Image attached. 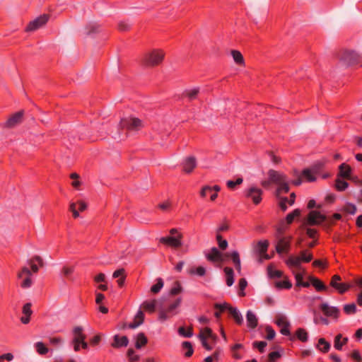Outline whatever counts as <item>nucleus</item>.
<instances>
[{
  "label": "nucleus",
  "instance_id": "nucleus-1",
  "mask_svg": "<svg viewBox=\"0 0 362 362\" xmlns=\"http://www.w3.org/2000/svg\"><path fill=\"white\" fill-rule=\"evenodd\" d=\"M180 298H177L173 302L169 300L167 308H163L161 304L158 305L156 300H146L143 303L142 306L145 310L151 313H154L156 307H158L159 311L158 319L160 321H165L177 313V309L180 305Z\"/></svg>",
  "mask_w": 362,
  "mask_h": 362
},
{
  "label": "nucleus",
  "instance_id": "nucleus-2",
  "mask_svg": "<svg viewBox=\"0 0 362 362\" xmlns=\"http://www.w3.org/2000/svg\"><path fill=\"white\" fill-rule=\"evenodd\" d=\"M165 53L161 49H153L146 52L141 59L144 66L148 67L158 66L164 60Z\"/></svg>",
  "mask_w": 362,
  "mask_h": 362
},
{
  "label": "nucleus",
  "instance_id": "nucleus-3",
  "mask_svg": "<svg viewBox=\"0 0 362 362\" xmlns=\"http://www.w3.org/2000/svg\"><path fill=\"white\" fill-rule=\"evenodd\" d=\"M119 126L128 132H139L144 127V122L135 117H128L121 119Z\"/></svg>",
  "mask_w": 362,
  "mask_h": 362
},
{
  "label": "nucleus",
  "instance_id": "nucleus-4",
  "mask_svg": "<svg viewBox=\"0 0 362 362\" xmlns=\"http://www.w3.org/2000/svg\"><path fill=\"white\" fill-rule=\"evenodd\" d=\"M215 308H219L221 311L228 310L231 317L238 325H241L243 323V315L237 308H233L228 303H216Z\"/></svg>",
  "mask_w": 362,
  "mask_h": 362
},
{
  "label": "nucleus",
  "instance_id": "nucleus-5",
  "mask_svg": "<svg viewBox=\"0 0 362 362\" xmlns=\"http://www.w3.org/2000/svg\"><path fill=\"white\" fill-rule=\"evenodd\" d=\"M282 231L281 229H278L277 235V243L275 247L276 251L278 254L281 255L283 252H288L291 246V237L290 236H282Z\"/></svg>",
  "mask_w": 362,
  "mask_h": 362
},
{
  "label": "nucleus",
  "instance_id": "nucleus-6",
  "mask_svg": "<svg viewBox=\"0 0 362 362\" xmlns=\"http://www.w3.org/2000/svg\"><path fill=\"white\" fill-rule=\"evenodd\" d=\"M341 60L348 66L361 65L362 64V57L355 51H345L341 57Z\"/></svg>",
  "mask_w": 362,
  "mask_h": 362
},
{
  "label": "nucleus",
  "instance_id": "nucleus-7",
  "mask_svg": "<svg viewBox=\"0 0 362 362\" xmlns=\"http://www.w3.org/2000/svg\"><path fill=\"white\" fill-rule=\"evenodd\" d=\"M202 346L207 351H211V347L206 344V339H210V341L216 344L217 337L213 334L212 330L209 327H205L200 331L198 336Z\"/></svg>",
  "mask_w": 362,
  "mask_h": 362
},
{
  "label": "nucleus",
  "instance_id": "nucleus-8",
  "mask_svg": "<svg viewBox=\"0 0 362 362\" xmlns=\"http://www.w3.org/2000/svg\"><path fill=\"white\" fill-rule=\"evenodd\" d=\"M49 14H42L39 17L36 18L33 21H30L27 27L25 28L26 32L35 31L42 26H44L49 21Z\"/></svg>",
  "mask_w": 362,
  "mask_h": 362
},
{
  "label": "nucleus",
  "instance_id": "nucleus-9",
  "mask_svg": "<svg viewBox=\"0 0 362 362\" xmlns=\"http://www.w3.org/2000/svg\"><path fill=\"white\" fill-rule=\"evenodd\" d=\"M341 276L335 274L332 277L330 281V286L334 288L339 293L343 294L346 292L351 287V285L346 283L341 282Z\"/></svg>",
  "mask_w": 362,
  "mask_h": 362
},
{
  "label": "nucleus",
  "instance_id": "nucleus-10",
  "mask_svg": "<svg viewBox=\"0 0 362 362\" xmlns=\"http://www.w3.org/2000/svg\"><path fill=\"white\" fill-rule=\"evenodd\" d=\"M73 334L74 338L72 343L74 344V349L75 351H78L80 350V343L83 340H86V336L83 333V327L80 326H77L74 328Z\"/></svg>",
  "mask_w": 362,
  "mask_h": 362
},
{
  "label": "nucleus",
  "instance_id": "nucleus-11",
  "mask_svg": "<svg viewBox=\"0 0 362 362\" xmlns=\"http://www.w3.org/2000/svg\"><path fill=\"white\" fill-rule=\"evenodd\" d=\"M327 219V216L318 211L313 210L308 216L305 224L309 226L320 225Z\"/></svg>",
  "mask_w": 362,
  "mask_h": 362
},
{
  "label": "nucleus",
  "instance_id": "nucleus-12",
  "mask_svg": "<svg viewBox=\"0 0 362 362\" xmlns=\"http://www.w3.org/2000/svg\"><path fill=\"white\" fill-rule=\"evenodd\" d=\"M322 165V164H320L319 167H317V165H315L311 168L304 169L300 174L303 180L309 182H315L316 180V175L319 173L320 168Z\"/></svg>",
  "mask_w": 362,
  "mask_h": 362
},
{
  "label": "nucleus",
  "instance_id": "nucleus-13",
  "mask_svg": "<svg viewBox=\"0 0 362 362\" xmlns=\"http://www.w3.org/2000/svg\"><path fill=\"white\" fill-rule=\"evenodd\" d=\"M320 310L327 317L337 319L339 315V309L335 306H330L327 303H323L320 306Z\"/></svg>",
  "mask_w": 362,
  "mask_h": 362
},
{
  "label": "nucleus",
  "instance_id": "nucleus-14",
  "mask_svg": "<svg viewBox=\"0 0 362 362\" xmlns=\"http://www.w3.org/2000/svg\"><path fill=\"white\" fill-rule=\"evenodd\" d=\"M197 159L193 156H187L182 160V172L189 174L192 173L194 169L197 167Z\"/></svg>",
  "mask_w": 362,
  "mask_h": 362
},
{
  "label": "nucleus",
  "instance_id": "nucleus-15",
  "mask_svg": "<svg viewBox=\"0 0 362 362\" xmlns=\"http://www.w3.org/2000/svg\"><path fill=\"white\" fill-rule=\"evenodd\" d=\"M160 243L170 246L173 248H177L181 246V235L179 234L177 237L167 236L162 237L160 239Z\"/></svg>",
  "mask_w": 362,
  "mask_h": 362
},
{
  "label": "nucleus",
  "instance_id": "nucleus-16",
  "mask_svg": "<svg viewBox=\"0 0 362 362\" xmlns=\"http://www.w3.org/2000/svg\"><path fill=\"white\" fill-rule=\"evenodd\" d=\"M262 189L252 187L246 192V197L252 199L255 204H258L262 201Z\"/></svg>",
  "mask_w": 362,
  "mask_h": 362
},
{
  "label": "nucleus",
  "instance_id": "nucleus-17",
  "mask_svg": "<svg viewBox=\"0 0 362 362\" xmlns=\"http://www.w3.org/2000/svg\"><path fill=\"white\" fill-rule=\"evenodd\" d=\"M24 274L27 275V277L21 282V286L23 288H28L30 287L32 285V279L30 278L31 272L26 267H23L21 271L20 272H18V278H19V279L22 278Z\"/></svg>",
  "mask_w": 362,
  "mask_h": 362
},
{
  "label": "nucleus",
  "instance_id": "nucleus-18",
  "mask_svg": "<svg viewBox=\"0 0 362 362\" xmlns=\"http://www.w3.org/2000/svg\"><path fill=\"white\" fill-rule=\"evenodd\" d=\"M268 176L271 182L276 185H279L287 180V177L284 174L274 170H269Z\"/></svg>",
  "mask_w": 362,
  "mask_h": 362
},
{
  "label": "nucleus",
  "instance_id": "nucleus-19",
  "mask_svg": "<svg viewBox=\"0 0 362 362\" xmlns=\"http://www.w3.org/2000/svg\"><path fill=\"white\" fill-rule=\"evenodd\" d=\"M206 257L212 262H218L222 261V254L216 247H212L209 251L205 253Z\"/></svg>",
  "mask_w": 362,
  "mask_h": 362
},
{
  "label": "nucleus",
  "instance_id": "nucleus-20",
  "mask_svg": "<svg viewBox=\"0 0 362 362\" xmlns=\"http://www.w3.org/2000/svg\"><path fill=\"white\" fill-rule=\"evenodd\" d=\"M23 111H19L11 115L6 121L7 127H13L22 122Z\"/></svg>",
  "mask_w": 362,
  "mask_h": 362
},
{
  "label": "nucleus",
  "instance_id": "nucleus-21",
  "mask_svg": "<svg viewBox=\"0 0 362 362\" xmlns=\"http://www.w3.org/2000/svg\"><path fill=\"white\" fill-rule=\"evenodd\" d=\"M144 321V314L143 311L139 310L135 315L133 322L127 325H124L123 327H127L129 329H135L139 325H142Z\"/></svg>",
  "mask_w": 362,
  "mask_h": 362
},
{
  "label": "nucleus",
  "instance_id": "nucleus-22",
  "mask_svg": "<svg viewBox=\"0 0 362 362\" xmlns=\"http://www.w3.org/2000/svg\"><path fill=\"white\" fill-rule=\"evenodd\" d=\"M129 344V339L127 337L122 336L119 337L118 334H116L113 337V341L111 344V346L113 348H121V347H126Z\"/></svg>",
  "mask_w": 362,
  "mask_h": 362
},
{
  "label": "nucleus",
  "instance_id": "nucleus-23",
  "mask_svg": "<svg viewBox=\"0 0 362 362\" xmlns=\"http://www.w3.org/2000/svg\"><path fill=\"white\" fill-rule=\"evenodd\" d=\"M285 263L291 269H292L293 268L301 269L303 268L301 267V258L298 256L291 255L285 261Z\"/></svg>",
  "mask_w": 362,
  "mask_h": 362
},
{
  "label": "nucleus",
  "instance_id": "nucleus-24",
  "mask_svg": "<svg viewBox=\"0 0 362 362\" xmlns=\"http://www.w3.org/2000/svg\"><path fill=\"white\" fill-rule=\"evenodd\" d=\"M31 307L32 304L30 303H27L23 305L22 312L25 316L21 317V321L23 324L26 325L30 322V316L33 314Z\"/></svg>",
  "mask_w": 362,
  "mask_h": 362
},
{
  "label": "nucleus",
  "instance_id": "nucleus-25",
  "mask_svg": "<svg viewBox=\"0 0 362 362\" xmlns=\"http://www.w3.org/2000/svg\"><path fill=\"white\" fill-rule=\"evenodd\" d=\"M246 321L247 327L251 329L256 328L258 325L257 317L252 310H247L246 313Z\"/></svg>",
  "mask_w": 362,
  "mask_h": 362
},
{
  "label": "nucleus",
  "instance_id": "nucleus-26",
  "mask_svg": "<svg viewBox=\"0 0 362 362\" xmlns=\"http://www.w3.org/2000/svg\"><path fill=\"white\" fill-rule=\"evenodd\" d=\"M148 343V339L144 332H139L135 337V348L140 349Z\"/></svg>",
  "mask_w": 362,
  "mask_h": 362
},
{
  "label": "nucleus",
  "instance_id": "nucleus-27",
  "mask_svg": "<svg viewBox=\"0 0 362 362\" xmlns=\"http://www.w3.org/2000/svg\"><path fill=\"white\" fill-rule=\"evenodd\" d=\"M351 169L349 165L346 163H341L339 167V177L351 179Z\"/></svg>",
  "mask_w": 362,
  "mask_h": 362
},
{
  "label": "nucleus",
  "instance_id": "nucleus-28",
  "mask_svg": "<svg viewBox=\"0 0 362 362\" xmlns=\"http://www.w3.org/2000/svg\"><path fill=\"white\" fill-rule=\"evenodd\" d=\"M269 247V242L267 240H259L255 246V251L258 255L264 254L267 252Z\"/></svg>",
  "mask_w": 362,
  "mask_h": 362
},
{
  "label": "nucleus",
  "instance_id": "nucleus-29",
  "mask_svg": "<svg viewBox=\"0 0 362 362\" xmlns=\"http://www.w3.org/2000/svg\"><path fill=\"white\" fill-rule=\"evenodd\" d=\"M35 262H37L39 264L40 267H43V265H44L43 260L40 256L35 255L33 258H31L29 260V264L31 267L32 271L34 273H37L39 270V268L37 266V264H35Z\"/></svg>",
  "mask_w": 362,
  "mask_h": 362
},
{
  "label": "nucleus",
  "instance_id": "nucleus-30",
  "mask_svg": "<svg viewBox=\"0 0 362 362\" xmlns=\"http://www.w3.org/2000/svg\"><path fill=\"white\" fill-rule=\"evenodd\" d=\"M228 256H230L232 259V261L235 265V267L236 270L240 273L241 272V263H240V259L239 256V253L238 251L234 250L232 251L230 254L228 255Z\"/></svg>",
  "mask_w": 362,
  "mask_h": 362
},
{
  "label": "nucleus",
  "instance_id": "nucleus-31",
  "mask_svg": "<svg viewBox=\"0 0 362 362\" xmlns=\"http://www.w3.org/2000/svg\"><path fill=\"white\" fill-rule=\"evenodd\" d=\"M199 93V88H194L192 89H188L185 90L184 93H182V99L187 98L189 101L194 100L197 98Z\"/></svg>",
  "mask_w": 362,
  "mask_h": 362
},
{
  "label": "nucleus",
  "instance_id": "nucleus-32",
  "mask_svg": "<svg viewBox=\"0 0 362 362\" xmlns=\"http://www.w3.org/2000/svg\"><path fill=\"white\" fill-rule=\"evenodd\" d=\"M310 280L312 285L316 288L317 291L328 290L327 286H326L321 281H320L317 278L310 276Z\"/></svg>",
  "mask_w": 362,
  "mask_h": 362
},
{
  "label": "nucleus",
  "instance_id": "nucleus-33",
  "mask_svg": "<svg viewBox=\"0 0 362 362\" xmlns=\"http://www.w3.org/2000/svg\"><path fill=\"white\" fill-rule=\"evenodd\" d=\"M267 274L270 279L281 278L283 276V272L275 269L273 264H271L267 267Z\"/></svg>",
  "mask_w": 362,
  "mask_h": 362
},
{
  "label": "nucleus",
  "instance_id": "nucleus-34",
  "mask_svg": "<svg viewBox=\"0 0 362 362\" xmlns=\"http://www.w3.org/2000/svg\"><path fill=\"white\" fill-rule=\"evenodd\" d=\"M224 272L226 277V284L228 286H231L234 283V272L230 267H225Z\"/></svg>",
  "mask_w": 362,
  "mask_h": 362
},
{
  "label": "nucleus",
  "instance_id": "nucleus-35",
  "mask_svg": "<svg viewBox=\"0 0 362 362\" xmlns=\"http://www.w3.org/2000/svg\"><path fill=\"white\" fill-rule=\"evenodd\" d=\"M329 342L327 341L324 338H320L318 340L317 348L323 353H327L330 349Z\"/></svg>",
  "mask_w": 362,
  "mask_h": 362
},
{
  "label": "nucleus",
  "instance_id": "nucleus-36",
  "mask_svg": "<svg viewBox=\"0 0 362 362\" xmlns=\"http://www.w3.org/2000/svg\"><path fill=\"white\" fill-rule=\"evenodd\" d=\"M231 56L236 64L241 66L245 65V60L240 52L238 50H232Z\"/></svg>",
  "mask_w": 362,
  "mask_h": 362
},
{
  "label": "nucleus",
  "instance_id": "nucleus-37",
  "mask_svg": "<svg viewBox=\"0 0 362 362\" xmlns=\"http://www.w3.org/2000/svg\"><path fill=\"white\" fill-rule=\"evenodd\" d=\"M296 336L302 342H306L308 339V334L303 328L297 329Z\"/></svg>",
  "mask_w": 362,
  "mask_h": 362
},
{
  "label": "nucleus",
  "instance_id": "nucleus-38",
  "mask_svg": "<svg viewBox=\"0 0 362 362\" xmlns=\"http://www.w3.org/2000/svg\"><path fill=\"white\" fill-rule=\"evenodd\" d=\"M185 351V356L186 357H190L194 352L193 346L191 342L189 341H183L182 342V351Z\"/></svg>",
  "mask_w": 362,
  "mask_h": 362
},
{
  "label": "nucleus",
  "instance_id": "nucleus-39",
  "mask_svg": "<svg viewBox=\"0 0 362 362\" xmlns=\"http://www.w3.org/2000/svg\"><path fill=\"white\" fill-rule=\"evenodd\" d=\"M341 337L342 336L341 334H339L335 337L334 346L337 350H341L343 345L345 344L348 341L347 338H344L343 341H341Z\"/></svg>",
  "mask_w": 362,
  "mask_h": 362
},
{
  "label": "nucleus",
  "instance_id": "nucleus-40",
  "mask_svg": "<svg viewBox=\"0 0 362 362\" xmlns=\"http://www.w3.org/2000/svg\"><path fill=\"white\" fill-rule=\"evenodd\" d=\"M275 323L279 327H290L289 321L287 320L286 317L284 315H278L276 317Z\"/></svg>",
  "mask_w": 362,
  "mask_h": 362
},
{
  "label": "nucleus",
  "instance_id": "nucleus-41",
  "mask_svg": "<svg viewBox=\"0 0 362 362\" xmlns=\"http://www.w3.org/2000/svg\"><path fill=\"white\" fill-rule=\"evenodd\" d=\"M221 189V187L218 185H214V187L210 186H204L202 187L200 195L202 197H206L207 196V192H212L213 190L217 192H219Z\"/></svg>",
  "mask_w": 362,
  "mask_h": 362
},
{
  "label": "nucleus",
  "instance_id": "nucleus-42",
  "mask_svg": "<svg viewBox=\"0 0 362 362\" xmlns=\"http://www.w3.org/2000/svg\"><path fill=\"white\" fill-rule=\"evenodd\" d=\"M275 286L279 289H290L292 287V284L288 279H284L276 281Z\"/></svg>",
  "mask_w": 362,
  "mask_h": 362
},
{
  "label": "nucleus",
  "instance_id": "nucleus-43",
  "mask_svg": "<svg viewBox=\"0 0 362 362\" xmlns=\"http://www.w3.org/2000/svg\"><path fill=\"white\" fill-rule=\"evenodd\" d=\"M292 273L295 276L296 281V286H299L300 283L303 281L304 274H305V270L302 268L301 269H298V272L292 270Z\"/></svg>",
  "mask_w": 362,
  "mask_h": 362
},
{
  "label": "nucleus",
  "instance_id": "nucleus-44",
  "mask_svg": "<svg viewBox=\"0 0 362 362\" xmlns=\"http://www.w3.org/2000/svg\"><path fill=\"white\" fill-rule=\"evenodd\" d=\"M127 356L129 362H138L140 360V356L136 354L133 349H129L127 350Z\"/></svg>",
  "mask_w": 362,
  "mask_h": 362
},
{
  "label": "nucleus",
  "instance_id": "nucleus-45",
  "mask_svg": "<svg viewBox=\"0 0 362 362\" xmlns=\"http://www.w3.org/2000/svg\"><path fill=\"white\" fill-rule=\"evenodd\" d=\"M300 215V210L296 209L293 210L291 213L287 214L286 217V221L288 224H291L295 218L298 217Z\"/></svg>",
  "mask_w": 362,
  "mask_h": 362
},
{
  "label": "nucleus",
  "instance_id": "nucleus-46",
  "mask_svg": "<svg viewBox=\"0 0 362 362\" xmlns=\"http://www.w3.org/2000/svg\"><path fill=\"white\" fill-rule=\"evenodd\" d=\"M357 311V308L355 303L345 304L344 305V312L346 315L355 314Z\"/></svg>",
  "mask_w": 362,
  "mask_h": 362
},
{
  "label": "nucleus",
  "instance_id": "nucleus-47",
  "mask_svg": "<svg viewBox=\"0 0 362 362\" xmlns=\"http://www.w3.org/2000/svg\"><path fill=\"white\" fill-rule=\"evenodd\" d=\"M175 286L170 288L169 291V296H175L181 292V284L179 281H175Z\"/></svg>",
  "mask_w": 362,
  "mask_h": 362
},
{
  "label": "nucleus",
  "instance_id": "nucleus-48",
  "mask_svg": "<svg viewBox=\"0 0 362 362\" xmlns=\"http://www.w3.org/2000/svg\"><path fill=\"white\" fill-rule=\"evenodd\" d=\"M348 186H349L348 182L344 180H341L339 177H338L336 180L335 187L338 191H339V192L344 191L348 187Z\"/></svg>",
  "mask_w": 362,
  "mask_h": 362
},
{
  "label": "nucleus",
  "instance_id": "nucleus-49",
  "mask_svg": "<svg viewBox=\"0 0 362 362\" xmlns=\"http://www.w3.org/2000/svg\"><path fill=\"white\" fill-rule=\"evenodd\" d=\"M247 286V282L245 279L243 278L239 280L238 283V287H239V291L238 295L240 296H245V289Z\"/></svg>",
  "mask_w": 362,
  "mask_h": 362
},
{
  "label": "nucleus",
  "instance_id": "nucleus-50",
  "mask_svg": "<svg viewBox=\"0 0 362 362\" xmlns=\"http://www.w3.org/2000/svg\"><path fill=\"white\" fill-rule=\"evenodd\" d=\"M163 286V281L161 278L157 279L156 284L153 285L151 288V291L153 293H158Z\"/></svg>",
  "mask_w": 362,
  "mask_h": 362
},
{
  "label": "nucleus",
  "instance_id": "nucleus-51",
  "mask_svg": "<svg viewBox=\"0 0 362 362\" xmlns=\"http://www.w3.org/2000/svg\"><path fill=\"white\" fill-rule=\"evenodd\" d=\"M35 348L37 353L40 355H45L48 352V349L43 342L39 341L35 344Z\"/></svg>",
  "mask_w": 362,
  "mask_h": 362
},
{
  "label": "nucleus",
  "instance_id": "nucleus-52",
  "mask_svg": "<svg viewBox=\"0 0 362 362\" xmlns=\"http://www.w3.org/2000/svg\"><path fill=\"white\" fill-rule=\"evenodd\" d=\"M189 272L192 274H196L199 276H203L206 274V269L205 267L200 266L197 268L191 269Z\"/></svg>",
  "mask_w": 362,
  "mask_h": 362
},
{
  "label": "nucleus",
  "instance_id": "nucleus-53",
  "mask_svg": "<svg viewBox=\"0 0 362 362\" xmlns=\"http://www.w3.org/2000/svg\"><path fill=\"white\" fill-rule=\"evenodd\" d=\"M288 183H289V182H288V180L287 179L284 182H283L282 183L278 185H279V187H278V189H277L278 193H281V192L287 193V192H288V191H289Z\"/></svg>",
  "mask_w": 362,
  "mask_h": 362
},
{
  "label": "nucleus",
  "instance_id": "nucleus-54",
  "mask_svg": "<svg viewBox=\"0 0 362 362\" xmlns=\"http://www.w3.org/2000/svg\"><path fill=\"white\" fill-rule=\"evenodd\" d=\"M87 33L86 34L90 35L91 34H94L99 32L100 26L98 24L93 23L90 24L87 26Z\"/></svg>",
  "mask_w": 362,
  "mask_h": 362
},
{
  "label": "nucleus",
  "instance_id": "nucleus-55",
  "mask_svg": "<svg viewBox=\"0 0 362 362\" xmlns=\"http://www.w3.org/2000/svg\"><path fill=\"white\" fill-rule=\"evenodd\" d=\"M243 178L241 177H238V179H236L235 181H233V180H228L226 182V185L227 187L230 189H234L235 188V186L238 185H240L243 183Z\"/></svg>",
  "mask_w": 362,
  "mask_h": 362
},
{
  "label": "nucleus",
  "instance_id": "nucleus-56",
  "mask_svg": "<svg viewBox=\"0 0 362 362\" xmlns=\"http://www.w3.org/2000/svg\"><path fill=\"white\" fill-rule=\"evenodd\" d=\"M301 262H310L313 259V255L310 253H307V250H303L300 252Z\"/></svg>",
  "mask_w": 362,
  "mask_h": 362
},
{
  "label": "nucleus",
  "instance_id": "nucleus-57",
  "mask_svg": "<svg viewBox=\"0 0 362 362\" xmlns=\"http://www.w3.org/2000/svg\"><path fill=\"white\" fill-rule=\"evenodd\" d=\"M216 239L218 246L221 250H225L228 247V242L226 240H223L220 234H216Z\"/></svg>",
  "mask_w": 362,
  "mask_h": 362
},
{
  "label": "nucleus",
  "instance_id": "nucleus-58",
  "mask_svg": "<svg viewBox=\"0 0 362 362\" xmlns=\"http://www.w3.org/2000/svg\"><path fill=\"white\" fill-rule=\"evenodd\" d=\"M267 343L264 341H255L253 343V346L258 349V350L261 353H263L264 351V349L267 346Z\"/></svg>",
  "mask_w": 362,
  "mask_h": 362
},
{
  "label": "nucleus",
  "instance_id": "nucleus-59",
  "mask_svg": "<svg viewBox=\"0 0 362 362\" xmlns=\"http://www.w3.org/2000/svg\"><path fill=\"white\" fill-rule=\"evenodd\" d=\"M281 356V354L276 351H272L269 354V360L270 362H274L276 360L279 359Z\"/></svg>",
  "mask_w": 362,
  "mask_h": 362
},
{
  "label": "nucleus",
  "instance_id": "nucleus-60",
  "mask_svg": "<svg viewBox=\"0 0 362 362\" xmlns=\"http://www.w3.org/2000/svg\"><path fill=\"white\" fill-rule=\"evenodd\" d=\"M266 332H267V339L272 340L275 337L276 332L270 326H267L266 327Z\"/></svg>",
  "mask_w": 362,
  "mask_h": 362
},
{
  "label": "nucleus",
  "instance_id": "nucleus-61",
  "mask_svg": "<svg viewBox=\"0 0 362 362\" xmlns=\"http://www.w3.org/2000/svg\"><path fill=\"white\" fill-rule=\"evenodd\" d=\"M130 27H131V25L125 21H120L118 23V29L119 31H122V32H125V31L129 30L130 29Z\"/></svg>",
  "mask_w": 362,
  "mask_h": 362
},
{
  "label": "nucleus",
  "instance_id": "nucleus-62",
  "mask_svg": "<svg viewBox=\"0 0 362 362\" xmlns=\"http://www.w3.org/2000/svg\"><path fill=\"white\" fill-rule=\"evenodd\" d=\"M74 267L65 266L62 269V273L66 277H68L70 274H71L74 272Z\"/></svg>",
  "mask_w": 362,
  "mask_h": 362
},
{
  "label": "nucleus",
  "instance_id": "nucleus-63",
  "mask_svg": "<svg viewBox=\"0 0 362 362\" xmlns=\"http://www.w3.org/2000/svg\"><path fill=\"white\" fill-rule=\"evenodd\" d=\"M122 276H126L125 270L123 268L115 270L112 274L113 278H120Z\"/></svg>",
  "mask_w": 362,
  "mask_h": 362
},
{
  "label": "nucleus",
  "instance_id": "nucleus-64",
  "mask_svg": "<svg viewBox=\"0 0 362 362\" xmlns=\"http://www.w3.org/2000/svg\"><path fill=\"white\" fill-rule=\"evenodd\" d=\"M69 210L72 212L73 216L74 218H76L79 216L78 211L76 210V204L71 203L69 206Z\"/></svg>",
  "mask_w": 362,
  "mask_h": 362
}]
</instances>
